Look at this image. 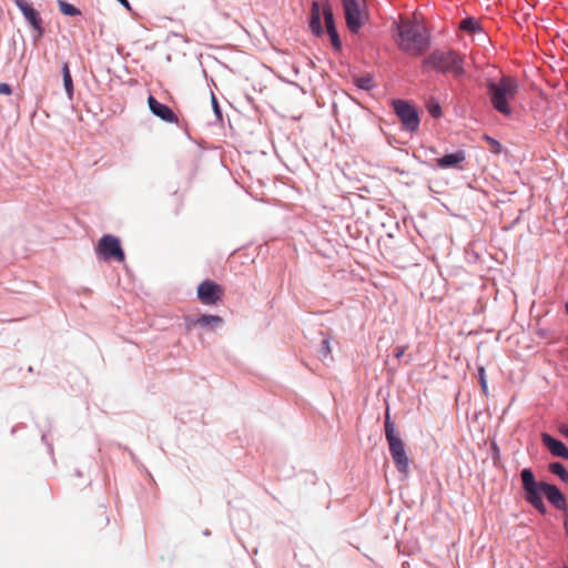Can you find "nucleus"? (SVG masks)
Masks as SVG:
<instances>
[{
	"instance_id": "obj_15",
	"label": "nucleus",
	"mask_w": 568,
	"mask_h": 568,
	"mask_svg": "<svg viewBox=\"0 0 568 568\" xmlns=\"http://www.w3.org/2000/svg\"><path fill=\"white\" fill-rule=\"evenodd\" d=\"M440 156V152L434 145L422 146L418 152L413 154V158L420 164L427 166L430 170H435L434 163Z\"/></svg>"
},
{
	"instance_id": "obj_31",
	"label": "nucleus",
	"mask_w": 568,
	"mask_h": 568,
	"mask_svg": "<svg viewBox=\"0 0 568 568\" xmlns=\"http://www.w3.org/2000/svg\"><path fill=\"white\" fill-rule=\"evenodd\" d=\"M383 426H395L394 422H392L390 419V416L387 415L385 420H384V425Z\"/></svg>"
},
{
	"instance_id": "obj_10",
	"label": "nucleus",
	"mask_w": 568,
	"mask_h": 568,
	"mask_svg": "<svg viewBox=\"0 0 568 568\" xmlns=\"http://www.w3.org/2000/svg\"><path fill=\"white\" fill-rule=\"evenodd\" d=\"M13 2L31 28L32 40L37 43L45 34L44 22L40 11L36 9L33 3L29 0H13Z\"/></svg>"
},
{
	"instance_id": "obj_33",
	"label": "nucleus",
	"mask_w": 568,
	"mask_h": 568,
	"mask_svg": "<svg viewBox=\"0 0 568 568\" xmlns=\"http://www.w3.org/2000/svg\"><path fill=\"white\" fill-rule=\"evenodd\" d=\"M565 311H566V314L568 315V302L565 303Z\"/></svg>"
},
{
	"instance_id": "obj_6",
	"label": "nucleus",
	"mask_w": 568,
	"mask_h": 568,
	"mask_svg": "<svg viewBox=\"0 0 568 568\" xmlns=\"http://www.w3.org/2000/svg\"><path fill=\"white\" fill-rule=\"evenodd\" d=\"M390 106L403 131L413 134L419 130L420 110L415 102L398 98L390 101Z\"/></svg>"
},
{
	"instance_id": "obj_16",
	"label": "nucleus",
	"mask_w": 568,
	"mask_h": 568,
	"mask_svg": "<svg viewBox=\"0 0 568 568\" xmlns=\"http://www.w3.org/2000/svg\"><path fill=\"white\" fill-rule=\"evenodd\" d=\"M459 30L468 33V34H483L485 38H487V34L484 31L483 26L480 22L473 16H467L464 19L460 20Z\"/></svg>"
},
{
	"instance_id": "obj_3",
	"label": "nucleus",
	"mask_w": 568,
	"mask_h": 568,
	"mask_svg": "<svg viewBox=\"0 0 568 568\" xmlns=\"http://www.w3.org/2000/svg\"><path fill=\"white\" fill-rule=\"evenodd\" d=\"M422 65L438 74L452 75L455 80H462L468 75L466 54L453 48L434 49L423 59Z\"/></svg>"
},
{
	"instance_id": "obj_38",
	"label": "nucleus",
	"mask_w": 568,
	"mask_h": 568,
	"mask_svg": "<svg viewBox=\"0 0 568 568\" xmlns=\"http://www.w3.org/2000/svg\"><path fill=\"white\" fill-rule=\"evenodd\" d=\"M28 371H29L30 373H32V372H33L32 366H30V367L28 368Z\"/></svg>"
},
{
	"instance_id": "obj_32",
	"label": "nucleus",
	"mask_w": 568,
	"mask_h": 568,
	"mask_svg": "<svg viewBox=\"0 0 568 568\" xmlns=\"http://www.w3.org/2000/svg\"><path fill=\"white\" fill-rule=\"evenodd\" d=\"M538 335L541 336V337H545L546 336V331L545 329H539L538 331Z\"/></svg>"
},
{
	"instance_id": "obj_1",
	"label": "nucleus",
	"mask_w": 568,
	"mask_h": 568,
	"mask_svg": "<svg viewBox=\"0 0 568 568\" xmlns=\"http://www.w3.org/2000/svg\"><path fill=\"white\" fill-rule=\"evenodd\" d=\"M393 40L398 50L409 57H422L433 44L430 30L416 21H393L390 26Z\"/></svg>"
},
{
	"instance_id": "obj_26",
	"label": "nucleus",
	"mask_w": 568,
	"mask_h": 568,
	"mask_svg": "<svg viewBox=\"0 0 568 568\" xmlns=\"http://www.w3.org/2000/svg\"><path fill=\"white\" fill-rule=\"evenodd\" d=\"M331 336L323 337L318 349L320 357H327L332 353Z\"/></svg>"
},
{
	"instance_id": "obj_37",
	"label": "nucleus",
	"mask_w": 568,
	"mask_h": 568,
	"mask_svg": "<svg viewBox=\"0 0 568 568\" xmlns=\"http://www.w3.org/2000/svg\"><path fill=\"white\" fill-rule=\"evenodd\" d=\"M519 217L514 221L513 224H518Z\"/></svg>"
},
{
	"instance_id": "obj_39",
	"label": "nucleus",
	"mask_w": 568,
	"mask_h": 568,
	"mask_svg": "<svg viewBox=\"0 0 568 568\" xmlns=\"http://www.w3.org/2000/svg\"><path fill=\"white\" fill-rule=\"evenodd\" d=\"M567 514H568V510H567Z\"/></svg>"
},
{
	"instance_id": "obj_36",
	"label": "nucleus",
	"mask_w": 568,
	"mask_h": 568,
	"mask_svg": "<svg viewBox=\"0 0 568 568\" xmlns=\"http://www.w3.org/2000/svg\"><path fill=\"white\" fill-rule=\"evenodd\" d=\"M557 426H568V423H561V424H558Z\"/></svg>"
},
{
	"instance_id": "obj_24",
	"label": "nucleus",
	"mask_w": 568,
	"mask_h": 568,
	"mask_svg": "<svg viewBox=\"0 0 568 568\" xmlns=\"http://www.w3.org/2000/svg\"><path fill=\"white\" fill-rule=\"evenodd\" d=\"M549 470L557 475L564 483L568 484V471L562 464L551 463L549 465Z\"/></svg>"
},
{
	"instance_id": "obj_29",
	"label": "nucleus",
	"mask_w": 568,
	"mask_h": 568,
	"mask_svg": "<svg viewBox=\"0 0 568 568\" xmlns=\"http://www.w3.org/2000/svg\"><path fill=\"white\" fill-rule=\"evenodd\" d=\"M178 126L184 130L185 136H186L189 140L193 141V139H192V136H191V134H190V132H189V129H187V125H186V123H185V122H183V123H181V122H180V125H178Z\"/></svg>"
},
{
	"instance_id": "obj_9",
	"label": "nucleus",
	"mask_w": 568,
	"mask_h": 568,
	"mask_svg": "<svg viewBox=\"0 0 568 568\" xmlns=\"http://www.w3.org/2000/svg\"><path fill=\"white\" fill-rule=\"evenodd\" d=\"M385 430L389 453L394 464L399 473L407 475L409 469V459L406 455L405 443L400 434L397 432V428H385Z\"/></svg>"
},
{
	"instance_id": "obj_19",
	"label": "nucleus",
	"mask_w": 568,
	"mask_h": 568,
	"mask_svg": "<svg viewBox=\"0 0 568 568\" xmlns=\"http://www.w3.org/2000/svg\"><path fill=\"white\" fill-rule=\"evenodd\" d=\"M425 108L428 114L435 120L440 119L444 114L442 103L436 97H429L425 102Z\"/></svg>"
},
{
	"instance_id": "obj_23",
	"label": "nucleus",
	"mask_w": 568,
	"mask_h": 568,
	"mask_svg": "<svg viewBox=\"0 0 568 568\" xmlns=\"http://www.w3.org/2000/svg\"><path fill=\"white\" fill-rule=\"evenodd\" d=\"M477 379L480 386L481 394L486 397L489 395V388H488V382H487V375L485 366L478 365L477 366Z\"/></svg>"
},
{
	"instance_id": "obj_18",
	"label": "nucleus",
	"mask_w": 568,
	"mask_h": 568,
	"mask_svg": "<svg viewBox=\"0 0 568 568\" xmlns=\"http://www.w3.org/2000/svg\"><path fill=\"white\" fill-rule=\"evenodd\" d=\"M61 74H62V82H63V88L67 93V97L69 100H73L74 85H73V80H72V75H71V71H70L68 61L62 63Z\"/></svg>"
},
{
	"instance_id": "obj_22",
	"label": "nucleus",
	"mask_w": 568,
	"mask_h": 568,
	"mask_svg": "<svg viewBox=\"0 0 568 568\" xmlns=\"http://www.w3.org/2000/svg\"><path fill=\"white\" fill-rule=\"evenodd\" d=\"M481 140L487 144L488 150L494 155H499L504 152L503 144L496 138L489 135L488 133H484L481 135Z\"/></svg>"
},
{
	"instance_id": "obj_30",
	"label": "nucleus",
	"mask_w": 568,
	"mask_h": 568,
	"mask_svg": "<svg viewBox=\"0 0 568 568\" xmlns=\"http://www.w3.org/2000/svg\"><path fill=\"white\" fill-rule=\"evenodd\" d=\"M126 10L132 11L131 3L129 0H118Z\"/></svg>"
},
{
	"instance_id": "obj_5",
	"label": "nucleus",
	"mask_w": 568,
	"mask_h": 568,
	"mask_svg": "<svg viewBox=\"0 0 568 568\" xmlns=\"http://www.w3.org/2000/svg\"><path fill=\"white\" fill-rule=\"evenodd\" d=\"M485 87L493 109L506 118H511L514 109L510 102L518 94V80L510 75H503L498 81L487 78Z\"/></svg>"
},
{
	"instance_id": "obj_8",
	"label": "nucleus",
	"mask_w": 568,
	"mask_h": 568,
	"mask_svg": "<svg viewBox=\"0 0 568 568\" xmlns=\"http://www.w3.org/2000/svg\"><path fill=\"white\" fill-rule=\"evenodd\" d=\"M98 260L103 262L122 263L125 260V253L119 236L106 233L97 242L94 247Z\"/></svg>"
},
{
	"instance_id": "obj_20",
	"label": "nucleus",
	"mask_w": 568,
	"mask_h": 568,
	"mask_svg": "<svg viewBox=\"0 0 568 568\" xmlns=\"http://www.w3.org/2000/svg\"><path fill=\"white\" fill-rule=\"evenodd\" d=\"M353 83L358 89L366 91V92L372 91L376 87L375 81H374V75L371 73H365L362 75L354 77Z\"/></svg>"
},
{
	"instance_id": "obj_7",
	"label": "nucleus",
	"mask_w": 568,
	"mask_h": 568,
	"mask_svg": "<svg viewBox=\"0 0 568 568\" xmlns=\"http://www.w3.org/2000/svg\"><path fill=\"white\" fill-rule=\"evenodd\" d=\"M339 3L348 31L358 34L371 17L367 6L362 0H339Z\"/></svg>"
},
{
	"instance_id": "obj_25",
	"label": "nucleus",
	"mask_w": 568,
	"mask_h": 568,
	"mask_svg": "<svg viewBox=\"0 0 568 568\" xmlns=\"http://www.w3.org/2000/svg\"><path fill=\"white\" fill-rule=\"evenodd\" d=\"M211 104L216 122L223 123V111L216 95L213 92H211Z\"/></svg>"
},
{
	"instance_id": "obj_11",
	"label": "nucleus",
	"mask_w": 568,
	"mask_h": 568,
	"mask_svg": "<svg viewBox=\"0 0 568 568\" xmlns=\"http://www.w3.org/2000/svg\"><path fill=\"white\" fill-rule=\"evenodd\" d=\"M223 296V286L214 280L205 278L196 287V297L203 305L216 306L222 302Z\"/></svg>"
},
{
	"instance_id": "obj_27",
	"label": "nucleus",
	"mask_w": 568,
	"mask_h": 568,
	"mask_svg": "<svg viewBox=\"0 0 568 568\" xmlns=\"http://www.w3.org/2000/svg\"><path fill=\"white\" fill-rule=\"evenodd\" d=\"M12 93V87L7 82H0V95H10Z\"/></svg>"
},
{
	"instance_id": "obj_4",
	"label": "nucleus",
	"mask_w": 568,
	"mask_h": 568,
	"mask_svg": "<svg viewBox=\"0 0 568 568\" xmlns=\"http://www.w3.org/2000/svg\"><path fill=\"white\" fill-rule=\"evenodd\" d=\"M520 477L526 500L540 514H546V506L542 501V495H545L549 503H551L557 509H566L565 496L555 485L544 481L537 483L535 480L534 473L529 468L523 469Z\"/></svg>"
},
{
	"instance_id": "obj_13",
	"label": "nucleus",
	"mask_w": 568,
	"mask_h": 568,
	"mask_svg": "<svg viewBox=\"0 0 568 568\" xmlns=\"http://www.w3.org/2000/svg\"><path fill=\"white\" fill-rule=\"evenodd\" d=\"M146 102L154 116L165 123L180 125L179 118L170 105L159 101L153 94H149Z\"/></svg>"
},
{
	"instance_id": "obj_17",
	"label": "nucleus",
	"mask_w": 568,
	"mask_h": 568,
	"mask_svg": "<svg viewBox=\"0 0 568 568\" xmlns=\"http://www.w3.org/2000/svg\"><path fill=\"white\" fill-rule=\"evenodd\" d=\"M541 438L552 455L568 459V448L564 445V443L552 438L546 433L541 435Z\"/></svg>"
},
{
	"instance_id": "obj_28",
	"label": "nucleus",
	"mask_w": 568,
	"mask_h": 568,
	"mask_svg": "<svg viewBox=\"0 0 568 568\" xmlns=\"http://www.w3.org/2000/svg\"><path fill=\"white\" fill-rule=\"evenodd\" d=\"M404 354H405V347H403V346H397L394 351V357L397 359L402 358L404 356Z\"/></svg>"
},
{
	"instance_id": "obj_2",
	"label": "nucleus",
	"mask_w": 568,
	"mask_h": 568,
	"mask_svg": "<svg viewBox=\"0 0 568 568\" xmlns=\"http://www.w3.org/2000/svg\"><path fill=\"white\" fill-rule=\"evenodd\" d=\"M307 26L311 34L315 38H322L327 34L335 53L343 51V41L337 30L332 4L328 0L322 2L317 0L312 1Z\"/></svg>"
},
{
	"instance_id": "obj_34",
	"label": "nucleus",
	"mask_w": 568,
	"mask_h": 568,
	"mask_svg": "<svg viewBox=\"0 0 568 568\" xmlns=\"http://www.w3.org/2000/svg\"><path fill=\"white\" fill-rule=\"evenodd\" d=\"M564 435L568 437V428H564Z\"/></svg>"
},
{
	"instance_id": "obj_40",
	"label": "nucleus",
	"mask_w": 568,
	"mask_h": 568,
	"mask_svg": "<svg viewBox=\"0 0 568 568\" xmlns=\"http://www.w3.org/2000/svg\"><path fill=\"white\" fill-rule=\"evenodd\" d=\"M565 568H568V567H565Z\"/></svg>"
},
{
	"instance_id": "obj_21",
	"label": "nucleus",
	"mask_w": 568,
	"mask_h": 568,
	"mask_svg": "<svg viewBox=\"0 0 568 568\" xmlns=\"http://www.w3.org/2000/svg\"><path fill=\"white\" fill-rule=\"evenodd\" d=\"M57 3L61 14L65 17H78L82 14L78 7L67 0H58Z\"/></svg>"
},
{
	"instance_id": "obj_12",
	"label": "nucleus",
	"mask_w": 568,
	"mask_h": 568,
	"mask_svg": "<svg viewBox=\"0 0 568 568\" xmlns=\"http://www.w3.org/2000/svg\"><path fill=\"white\" fill-rule=\"evenodd\" d=\"M184 326L186 331H192L199 326L201 328L214 329L223 324L222 316L217 314L201 313L199 315H184Z\"/></svg>"
},
{
	"instance_id": "obj_35",
	"label": "nucleus",
	"mask_w": 568,
	"mask_h": 568,
	"mask_svg": "<svg viewBox=\"0 0 568 568\" xmlns=\"http://www.w3.org/2000/svg\"><path fill=\"white\" fill-rule=\"evenodd\" d=\"M491 446H493V449H494L495 452H497V450H498L497 445H496L495 443H493V445H491Z\"/></svg>"
},
{
	"instance_id": "obj_14",
	"label": "nucleus",
	"mask_w": 568,
	"mask_h": 568,
	"mask_svg": "<svg viewBox=\"0 0 568 568\" xmlns=\"http://www.w3.org/2000/svg\"><path fill=\"white\" fill-rule=\"evenodd\" d=\"M466 161V152L463 149H458L453 152H445L440 155L436 163H434L435 170H464V163Z\"/></svg>"
}]
</instances>
